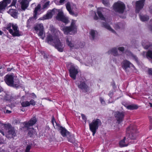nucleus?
I'll list each match as a JSON object with an SVG mask.
<instances>
[{"label":"nucleus","mask_w":152,"mask_h":152,"mask_svg":"<svg viewBox=\"0 0 152 152\" xmlns=\"http://www.w3.org/2000/svg\"><path fill=\"white\" fill-rule=\"evenodd\" d=\"M0 152H5V151L4 150H2V151H0Z\"/></svg>","instance_id":"obj_62"},{"label":"nucleus","mask_w":152,"mask_h":152,"mask_svg":"<svg viewBox=\"0 0 152 152\" xmlns=\"http://www.w3.org/2000/svg\"><path fill=\"white\" fill-rule=\"evenodd\" d=\"M66 7L67 9L70 14L72 15H75V16H76V15L74 13V12L72 10L70 6V4L69 2H68L67 3Z\"/></svg>","instance_id":"obj_28"},{"label":"nucleus","mask_w":152,"mask_h":152,"mask_svg":"<svg viewBox=\"0 0 152 152\" xmlns=\"http://www.w3.org/2000/svg\"><path fill=\"white\" fill-rule=\"evenodd\" d=\"M81 116L83 119L85 121V123H86V118L85 115L83 114H82Z\"/></svg>","instance_id":"obj_46"},{"label":"nucleus","mask_w":152,"mask_h":152,"mask_svg":"<svg viewBox=\"0 0 152 152\" xmlns=\"http://www.w3.org/2000/svg\"><path fill=\"white\" fill-rule=\"evenodd\" d=\"M54 121H55L54 118V116H52V122L53 125H54L53 122H54Z\"/></svg>","instance_id":"obj_54"},{"label":"nucleus","mask_w":152,"mask_h":152,"mask_svg":"<svg viewBox=\"0 0 152 152\" xmlns=\"http://www.w3.org/2000/svg\"><path fill=\"white\" fill-rule=\"evenodd\" d=\"M148 73L149 75L152 76V69H149L148 70Z\"/></svg>","instance_id":"obj_47"},{"label":"nucleus","mask_w":152,"mask_h":152,"mask_svg":"<svg viewBox=\"0 0 152 152\" xmlns=\"http://www.w3.org/2000/svg\"><path fill=\"white\" fill-rule=\"evenodd\" d=\"M31 20V19H29L28 20V21H30Z\"/></svg>","instance_id":"obj_63"},{"label":"nucleus","mask_w":152,"mask_h":152,"mask_svg":"<svg viewBox=\"0 0 152 152\" xmlns=\"http://www.w3.org/2000/svg\"><path fill=\"white\" fill-rule=\"evenodd\" d=\"M78 86L79 88L82 89H86L88 87L87 85L84 82L80 83V84H78Z\"/></svg>","instance_id":"obj_29"},{"label":"nucleus","mask_w":152,"mask_h":152,"mask_svg":"<svg viewBox=\"0 0 152 152\" xmlns=\"http://www.w3.org/2000/svg\"><path fill=\"white\" fill-rule=\"evenodd\" d=\"M126 108L129 110H133L137 109L138 107L136 105L133 104L126 106Z\"/></svg>","instance_id":"obj_30"},{"label":"nucleus","mask_w":152,"mask_h":152,"mask_svg":"<svg viewBox=\"0 0 152 152\" xmlns=\"http://www.w3.org/2000/svg\"><path fill=\"white\" fill-rule=\"evenodd\" d=\"M82 44V43H79V45H80V46L81 47H80V48H82L83 47V45H81V44ZM82 45H83V44H82Z\"/></svg>","instance_id":"obj_58"},{"label":"nucleus","mask_w":152,"mask_h":152,"mask_svg":"<svg viewBox=\"0 0 152 152\" xmlns=\"http://www.w3.org/2000/svg\"><path fill=\"white\" fill-rule=\"evenodd\" d=\"M145 0H140L136 3V11L138 12L140 10L142 9L144 6Z\"/></svg>","instance_id":"obj_16"},{"label":"nucleus","mask_w":152,"mask_h":152,"mask_svg":"<svg viewBox=\"0 0 152 152\" xmlns=\"http://www.w3.org/2000/svg\"><path fill=\"white\" fill-rule=\"evenodd\" d=\"M3 33V32L1 31H0V35H2Z\"/></svg>","instance_id":"obj_60"},{"label":"nucleus","mask_w":152,"mask_h":152,"mask_svg":"<svg viewBox=\"0 0 152 152\" xmlns=\"http://www.w3.org/2000/svg\"><path fill=\"white\" fill-rule=\"evenodd\" d=\"M7 29L13 36H20L21 35L18 29V26L16 24L9 23L7 27Z\"/></svg>","instance_id":"obj_5"},{"label":"nucleus","mask_w":152,"mask_h":152,"mask_svg":"<svg viewBox=\"0 0 152 152\" xmlns=\"http://www.w3.org/2000/svg\"><path fill=\"white\" fill-rule=\"evenodd\" d=\"M61 133L63 137L66 136L69 134V133L63 127L61 128Z\"/></svg>","instance_id":"obj_23"},{"label":"nucleus","mask_w":152,"mask_h":152,"mask_svg":"<svg viewBox=\"0 0 152 152\" xmlns=\"http://www.w3.org/2000/svg\"><path fill=\"white\" fill-rule=\"evenodd\" d=\"M28 0H22L20 2L22 9L24 10L26 9L28 7Z\"/></svg>","instance_id":"obj_20"},{"label":"nucleus","mask_w":152,"mask_h":152,"mask_svg":"<svg viewBox=\"0 0 152 152\" xmlns=\"http://www.w3.org/2000/svg\"><path fill=\"white\" fill-rule=\"evenodd\" d=\"M102 3L106 6H108L109 4L108 0H102Z\"/></svg>","instance_id":"obj_39"},{"label":"nucleus","mask_w":152,"mask_h":152,"mask_svg":"<svg viewBox=\"0 0 152 152\" xmlns=\"http://www.w3.org/2000/svg\"><path fill=\"white\" fill-rule=\"evenodd\" d=\"M149 11L150 13L152 14V6H151L149 7Z\"/></svg>","instance_id":"obj_53"},{"label":"nucleus","mask_w":152,"mask_h":152,"mask_svg":"<svg viewBox=\"0 0 152 152\" xmlns=\"http://www.w3.org/2000/svg\"><path fill=\"white\" fill-rule=\"evenodd\" d=\"M22 110L23 111H24V110Z\"/></svg>","instance_id":"obj_64"},{"label":"nucleus","mask_w":152,"mask_h":152,"mask_svg":"<svg viewBox=\"0 0 152 152\" xmlns=\"http://www.w3.org/2000/svg\"><path fill=\"white\" fill-rule=\"evenodd\" d=\"M47 41L49 44L54 46L58 51L63 52L64 46L57 36L49 34L47 37Z\"/></svg>","instance_id":"obj_1"},{"label":"nucleus","mask_w":152,"mask_h":152,"mask_svg":"<svg viewBox=\"0 0 152 152\" xmlns=\"http://www.w3.org/2000/svg\"><path fill=\"white\" fill-rule=\"evenodd\" d=\"M102 26L105 27L110 31L112 32V33L115 34V31L110 26L106 23H102Z\"/></svg>","instance_id":"obj_24"},{"label":"nucleus","mask_w":152,"mask_h":152,"mask_svg":"<svg viewBox=\"0 0 152 152\" xmlns=\"http://www.w3.org/2000/svg\"><path fill=\"white\" fill-rule=\"evenodd\" d=\"M124 25L121 23H119L118 24H115L114 27L116 29H118L119 28H124Z\"/></svg>","instance_id":"obj_32"},{"label":"nucleus","mask_w":152,"mask_h":152,"mask_svg":"<svg viewBox=\"0 0 152 152\" xmlns=\"http://www.w3.org/2000/svg\"><path fill=\"white\" fill-rule=\"evenodd\" d=\"M34 28L38 36L40 37L42 39H43L45 37V34L43 24H37L34 27Z\"/></svg>","instance_id":"obj_10"},{"label":"nucleus","mask_w":152,"mask_h":152,"mask_svg":"<svg viewBox=\"0 0 152 152\" xmlns=\"http://www.w3.org/2000/svg\"><path fill=\"white\" fill-rule=\"evenodd\" d=\"M68 140L70 142H71L73 143L74 141V140L73 139L71 140L70 139H68Z\"/></svg>","instance_id":"obj_52"},{"label":"nucleus","mask_w":152,"mask_h":152,"mask_svg":"<svg viewBox=\"0 0 152 152\" xmlns=\"http://www.w3.org/2000/svg\"><path fill=\"white\" fill-rule=\"evenodd\" d=\"M40 8L41 6L40 4H39L35 9L34 11V17L35 19H36V15H37V12L40 10Z\"/></svg>","instance_id":"obj_26"},{"label":"nucleus","mask_w":152,"mask_h":152,"mask_svg":"<svg viewBox=\"0 0 152 152\" xmlns=\"http://www.w3.org/2000/svg\"><path fill=\"white\" fill-rule=\"evenodd\" d=\"M109 53H111L114 56L118 55L117 49L116 48H112L109 51Z\"/></svg>","instance_id":"obj_31"},{"label":"nucleus","mask_w":152,"mask_h":152,"mask_svg":"<svg viewBox=\"0 0 152 152\" xmlns=\"http://www.w3.org/2000/svg\"><path fill=\"white\" fill-rule=\"evenodd\" d=\"M31 148V146L30 145H28L27 146L26 148L25 152L29 151Z\"/></svg>","instance_id":"obj_45"},{"label":"nucleus","mask_w":152,"mask_h":152,"mask_svg":"<svg viewBox=\"0 0 152 152\" xmlns=\"http://www.w3.org/2000/svg\"><path fill=\"white\" fill-rule=\"evenodd\" d=\"M21 105L23 107H26L30 106L29 102L27 101L22 102L21 103Z\"/></svg>","instance_id":"obj_34"},{"label":"nucleus","mask_w":152,"mask_h":152,"mask_svg":"<svg viewBox=\"0 0 152 152\" xmlns=\"http://www.w3.org/2000/svg\"><path fill=\"white\" fill-rule=\"evenodd\" d=\"M44 53V55H43V56H44V57L45 58H48V55L46 54H45V53Z\"/></svg>","instance_id":"obj_50"},{"label":"nucleus","mask_w":152,"mask_h":152,"mask_svg":"<svg viewBox=\"0 0 152 152\" xmlns=\"http://www.w3.org/2000/svg\"><path fill=\"white\" fill-rule=\"evenodd\" d=\"M31 95L32 97V98L33 99H34L36 98L37 96H36L35 95V94L34 93H32L31 94Z\"/></svg>","instance_id":"obj_51"},{"label":"nucleus","mask_w":152,"mask_h":152,"mask_svg":"<svg viewBox=\"0 0 152 152\" xmlns=\"http://www.w3.org/2000/svg\"><path fill=\"white\" fill-rule=\"evenodd\" d=\"M94 13H95V16L94 17V19L95 20H97L98 19V18L97 16H96V13H95V12H94Z\"/></svg>","instance_id":"obj_55"},{"label":"nucleus","mask_w":152,"mask_h":152,"mask_svg":"<svg viewBox=\"0 0 152 152\" xmlns=\"http://www.w3.org/2000/svg\"><path fill=\"white\" fill-rule=\"evenodd\" d=\"M101 124V122L98 119L94 120L91 122L89 124V129L93 133V136L94 135L96 130L98 129L99 126Z\"/></svg>","instance_id":"obj_6"},{"label":"nucleus","mask_w":152,"mask_h":152,"mask_svg":"<svg viewBox=\"0 0 152 152\" xmlns=\"http://www.w3.org/2000/svg\"><path fill=\"white\" fill-rule=\"evenodd\" d=\"M37 119L35 116L32 118L28 122L25 121L23 123V124L25 127L28 129L30 126H31L35 124L37 122Z\"/></svg>","instance_id":"obj_13"},{"label":"nucleus","mask_w":152,"mask_h":152,"mask_svg":"<svg viewBox=\"0 0 152 152\" xmlns=\"http://www.w3.org/2000/svg\"><path fill=\"white\" fill-rule=\"evenodd\" d=\"M97 12L99 17L102 20L106 21L105 18L102 14V13L98 9L97 10Z\"/></svg>","instance_id":"obj_35"},{"label":"nucleus","mask_w":152,"mask_h":152,"mask_svg":"<svg viewBox=\"0 0 152 152\" xmlns=\"http://www.w3.org/2000/svg\"><path fill=\"white\" fill-rule=\"evenodd\" d=\"M7 12L14 18H17L18 13L17 11L16 10L13 9H10L7 11Z\"/></svg>","instance_id":"obj_18"},{"label":"nucleus","mask_w":152,"mask_h":152,"mask_svg":"<svg viewBox=\"0 0 152 152\" xmlns=\"http://www.w3.org/2000/svg\"><path fill=\"white\" fill-rule=\"evenodd\" d=\"M113 94V91H110L108 94L109 96L110 97H111V98H112Z\"/></svg>","instance_id":"obj_49"},{"label":"nucleus","mask_w":152,"mask_h":152,"mask_svg":"<svg viewBox=\"0 0 152 152\" xmlns=\"http://www.w3.org/2000/svg\"><path fill=\"white\" fill-rule=\"evenodd\" d=\"M29 102L30 105L34 106L36 104V102L33 99H31Z\"/></svg>","instance_id":"obj_41"},{"label":"nucleus","mask_w":152,"mask_h":152,"mask_svg":"<svg viewBox=\"0 0 152 152\" xmlns=\"http://www.w3.org/2000/svg\"><path fill=\"white\" fill-rule=\"evenodd\" d=\"M131 67H134V66L129 61L125 60L123 62L122 67L124 69L126 70L127 68Z\"/></svg>","instance_id":"obj_17"},{"label":"nucleus","mask_w":152,"mask_h":152,"mask_svg":"<svg viewBox=\"0 0 152 152\" xmlns=\"http://www.w3.org/2000/svg\"><path fill=\"white\" fill-rule=\"evenodd\" d=\"M149 104L150 105V106L152 107V103H149Z\"/></svg>","instance_id":"obj_59"},{"label":"nucleus","mask_w":152,"mask_h":152,"mask_svg":"<svg viewBox=\"0 0 152 152\" xmlns=\"http://www.w3.org/2000/svg\"><path fill=\"white\" fill-rule=\"evenodd\" d=\"M134 130L132 126H130L127 128L126 137L127 140H129V139L134 140L136 139V136L134 133Z\"/></svg>","instance_id":"obj_11"},{"label":"nucleus","mask_w":152,"mask_h":152,"mask_svg":"<svg viewBox=\"0 0 152 152\" xmlns=\"http://www.w3.org/2000/svg\"><path fill=\"white\" fill-rule=\"evenodd\" d=\"M150 121L152 123V118H151L150 119Z\"/></svg>","instance_id":"obj_61"},{"label":"nucleus","mask_w":152,"mask_h":152,"mask_svg":"<svg viewBox=\"0 0 152 152\" xmlns=\"http://www.w3.org/2000/svg\"><path fill=\"white\" fill-rule=\"evenodd\" d=\"M125 8V4L122 2L119 1L114 4V9L116 12L123 13Z\"/></svg>","instance_id":"obj_7"},{"label":"nucleus","mask_w":152,"mask_h":152,"mask_svg":"<svg viewBox=\"0 0 152 152\" xmlns=\"http://www.w3.org/2000/svg\"><path fill=\"white\" fill-rule=\"evenodd\" d=\"M2 126L4 127L5 133L0 129V132L3 135H5L8 138H12L15 136L16 132L14 129L10 124H2Z\"/></svg>","instance_id":"obj_3"},{"label":"nucleus","mask_w":152,"mask_h":152,"mask_svg":"<svg viewBox=\"0 0 152 152\" xmlns=\"http://www.w3.org/2000/svg\"><path fill=\"white\" fill-rule=\"evenodd\" d=\"M90 35V37L92 40H94L97 37L98 33L96 31L91 30L89 32Z\"/></svg>","instance_id":"obj_21"},{"label":"nucleus","mask_w":152,"mask_h":152,"mask_svg":"<svg viewBox=\"0 0 152 152\" xmlns=\"http://www.w3.org/2000/svg\"><path fill=\"white\" fill-rule=\"evenodd\" d=\"M61 29L63 31L65 34H68L70 32H72L75 34L77 32V27L75 25V22L72 20L71 25L69 26H62L61 27Z\"/></svg>","instance_id":"obj_4"},{"label":"nucleus","mask_w":152,"mask_h":152,"mask_svg":"<svg viewBox=\"0 0 152 152\" xmlns=\"http://www.w3.org/2000/svg\"><path fill=\"white\" fill-rule=\"evenodd\" d=\"M70 67L69 69V75L72 78L75 80L78 73V67L71 63H70Z\"/></svg>","instance_id":"obj_8"},{"label":"nucleus","mask_w":152,"mask_h":152,"mask_svg":"<svg viewBox=\"0 0 152 152\" xmlns=\"http://www.w3.org/2000/svg\"><path fill=\"white\" fill-rule=\"evenodd\" d=\"M125 140L126 137H124V139L120 142L119 145L121 147H123L124 146H126L128 145V142L129 140L127 139L126 142L125 141Z\"/></svg>","instance_id":"obj_22"},{"label":"nucleus","mask_w":152,"mask_h":152,"mask_svg":"<svg viewBox=\"0 0 152 152\" xmlns=\"http://www.w3.org/2000/svg\"><path fill=\"white\" fill-rule=\"evenodd\" d=\"M99 100L102 104L103 105H105V101L103 98L100 97L99 98Z\"/></svg>","instance_id":"obj_38"},{"label":"nucleus","mask_w":152,"mask_h":152,"mask_svg":"<svg viewBox=\"0 0 152 152\" xmlns=\"http://www.w3.org/2000/svg\"><path fill=\"white\" fill-rule=\"evenodd\" d=\"M146 57H149L152 59V50H149L146 53Z\"/></svg>","instance_id":"obj_36"},{"label":"nucleus","mask_w":152,"mask_h":152,"mask_svg":"<svg viewBox=\"0 0 152 152\" xmlns=\"http://www.w3.org/2000/svg\"><path fill=\"white\" fill-rule=\"evenodd\" d=\"M56 18L57 20L61 21L66 24L69 22V20L64 16L63 12H58L56 17Z\"/></svg>","instance_id":"obj_14"},{"label":"nucleus","mask_w":152,"mask_h":152,"mask_svg":"<svg viewBox=\"0 0 152 152\" xmlns=\"http://www.w3.org/2000/svg\"><path fill=\"white\" fill-rule=\"evenodd\" d=\"M4 80L6 83L10 87L18 88L20 86L19 80L13 75H6L4 77Z\"/></svg>","instance_id":"obj_2"},{"label":"nucleus","mask_w":152,"mask_h":152,"mask_svg":"<svg viewBox=\"0 0 152 152\" xmlns=\"http://www.w3.org/2000/svg\"><path fill=\"white\" fill-rule=\"evenodd\" d=\"M17 0H12V2L10 5L8 7H9L11 6H15L16 3L17 2Z\"/></svg>","instance_id":"obj_40"},{"label":"nucleus","mask_w":152,"mask_h":152,"mask_svg":"<svg viewBox=\"0 0 152 152\" xmlns=\"http://www.w3.org/2000/svg\"><path fill=\"white\" fill-rule=\"evenodd\" d=\"M37 133L34 129H31L28 131V136L30 137H32L34 135H36Z\"/></svg>","instance_id":"obj_27"},{"label":"nucleus","mask_w":152,"mask_h":152,"mask_svg":"<svg viewBox=\"0 0 152 152\" xmlns=\"http://www.w3.org/2000/svg\"><path fill=\"white\" fill-rule=\"evenodd\" d=\"M66 44L71 48H78L81 47L80 45H77L72 39L71 37H66Z\"/></svg>","instance_id":"obj_9"},{"label":"nucleus","mask_w":152,"mask_h":152,"mask_svg":"<svg viewBox=\"0 0 152 152\" xmlns=\"http://www.w3.org/2000/svg\"><path fill=\"white\" fill-rule=\"evenodd\" d=\"M114 116L118 124L121 122L124 117V113L123 112L117 111L114 112Z\"/></svg>","instance_id":"obj_12"},{"label":"nucleus","mask_w":152,"mask_h":152,"mask_svg":"<svg viewBox=\"0 0 152 152\" xmlns=\"http://www.w3.org/2000/svg\"><path fill=\"white\" fill-rule=\"evenodd\" d=\"M55 10L53 9L52 10L48 11L47 14L44 15L42 18L44 20L48 19L51 18L52 15L54 14Z\"/></svg>","instance_id":"obj_19"},{"label":"nucleus","mask_w":152,"mask_h":152,"mask_svg":"<svg viewBox=\"0 0 152 152\" xmlns=\"http://www.w3.org/2000/svg\"><path fill=\"white\" fill-rule=\"evenodd\" d=\"M144 48L145 49H148L150 46H152V44L149 43H147L145 45L143 44Z\"/></svg>","instance_id":"obj_37"},{"label":"nucleus","mask_w":152,"mask_h":152,"mask_svg":"<svg viewBox=\"0 0 152 152\" xmlns=\"http://www.w3.org/2000/svg\"><path fill=\"white\" fill-rule=\"evenodd\" d=\"M5 142V140L4 139L0 138V145L4 143Z\"/></svg>","instance_id":"obj_44"},{"label":"nucleus","mask_w":152,"mask_h":152,"mask_svg":"<svg viewBox=\"0 0 152 152\" xmlns=\"http://www.w3.org/2000/svg\"><path fill=\"white\" fill-rule=\"evenodd\" d=\"M118 50L122 52L124 51V48L123 47H119L118 48Z\"/></svg>","instance_id":"obj_43"},{"label":"nucleus","mask_w":152,"mask_h":152,"mask_svg":"<svg viewBox=\"0 0 152 152\" xmlns=\"http://www.w3.org/2000/svg\"><path fill=\"white\" fill-rule=\"evenodd\" d=\"M125 53L127 55L131 56L133 59L135 60L136 61H138V58L137 57L133 54L130 51H126L125 52Z\"/></svg>","instance_id":"obj_25"},{"label":"nucleus","mask_w":152,"mask_h":152,"mask_svg":"<svg viewBox=\"0 0 152 152\" xmlns=\"http://www.w3.org/2000/svg\"><path fill=\"white\" fill-rule=\"evenodd\" d=\"M65 0H55L56 2H59L61 3H63Z\"/></svg>","instance_id":"obj_48"},{"label":"nucleus","mask_w":152,"mask_h":152,"mask_svg":"<svg viewBox=\"0 0 152 152\" xmlns=\"http://www.w3.org/2000/svg\"><path fill=\"white\" fill-rule=\"evenodd\" d=\"M11 0H3L0 2V12L5 9L8 4L11 2Z\"/></svg>","instance_id":"obj_15"},{"label":"nucleus","mask_w":152,"mask_h":152,"mask_svg":"<svg viewBox=\"0 0 152 152\" xmlns=\"http://www.w3.org/2000/svg\"><path fill=\"white\" fill-rule=\"evenodd\" d=\"M50 1H48L43 6V9H44L46 8L49 4Z\"/></svg>","instance_id":"obj_42"},{"label":"nucleus","mask_w":152,"mask_h":152,"mask_svg":"<svg viewBox=\"0 0 152 152\" xmlns=\"http://www.w3.org/2000/svg\"><path fill=\"white\" fill-rule=\"evenodd\" d=\"M11 112V111L8 110H7L6 111V113H9Z\"/></svg>","instance_id":"obj_56"},{"label":"nucleus","mask_w":152,"mask_h":152,"mask_svg":"<svg viewBox=\"0 0 152 152\" xmlns=\"http://www.w3.org/2000/svg\"><path fill=\"white\" fill-rule=\"evenodd\" d=\"M12 68H8L7 69V71H10L12 70Z\"/></svg>","instance_id":"obj_57"},{"label":"nucleus","mask_w":152,"mask_h":152,"mask_svg":"<svg viewBox=\"0 0 152 152\" xmlns=\"http://www.w3.org/2000/svg\"><path fill=\"white\" fill-rule=\"evenodd\" d=\"M140 17L142 21H146L149 19V17L147 15H140Z\"/></svg>","instance_id":"obj_33"}]
</instances>
